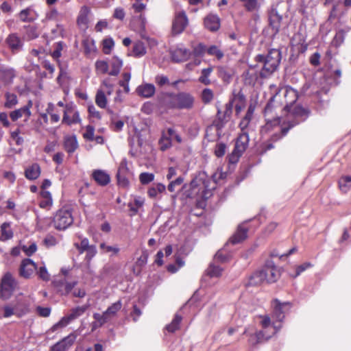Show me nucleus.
I'll return each mask as SVG.
<instances>
[{
  "mask_svg": "<svg viewBox=\"0 0 351 351\" xmlns=\"http://www.w3.org/2000/svg\"><path fill=\"white\" fill-rule=\"evenodd\" d=\"M298 97L297 91L290 86L280 88L265 108L267 122L261 132L265 134L274 131L271 138L276 141L306 116V110L293 105Z\"/></svg>",
  "mask_w": 351,
  "mask_h": 351,
  "instance_id": "1",
  "label": "nucleus"
},
{
  "mask_svg": "<svg viewBox=\"0 0 351 351\" xmlns=\"http://www.w3.org/2000/svg\"><path fill=\"white\" fill-rule=\"evenodd\" d=\"M217 176L218 178H222V172H216L212 179L209 178L205 173H201L191 181V188L193 193L204 199H207L210 196L211 191L216 187Z\"/></svg>",
  "mask_w": 351,
  "mask_h": 351,
  "instance_id": "2",
  "label": "nucleus"
},
{
  "mask_svg": "<svg viewBox=\"0 0 351 351\" xmlns=\"http://www.w3.org/2000/svg\"><path fill=\"white\" fill-rule=\"evenodd\" d=\"M281 59V53L278 49H271L266 56L256 57L257 66L261 67L260 77L265 78L271 75L278 68Z\"/></svg>",
  "mask_w": 351,
  "mask_h": 351,
  "instance_id": "3",
  "label": "nucleus"
},
{
  "mask_svg": "<svg viewBox=\"0 0 351 351\" xmlns=\"http://www.w3.org/2000/svg\"><path fill=\"white\" fill-rule=\"evenodd\" d=\"M165 101L169 108L189 110L193 107L195 97L189 93L180 92L177 94H169Z\"/></svg>",
  "mask_w": 351,
  "mask_h": 351,
  "instance_id": "4",
  "label": "nucleus"
},
{
  "mask_svg": "<svg viewBox=\"0 0 351 351\" xmlns=\"http://www.w3.org/2000/svg\"><path fill=\"white\" fill-rule=\"evenodd\" d=\"M88 306L84 305L81 306H77L74 308H72L70 311V313L62 317V319L55 324L49 330V332H53L55 331H57L58 330H60L64 327H66L68 324H69L73 320L77 319L80 316H82L85 311L87 310Z\"/></svg>",
  "mask_w": 351,
  "mask_h": 351,
  "instance_id": "5",
  "label": "nucleus"
},
{
  "mask_svg": "<svg viewBox=\"0 0 351 351\" xmlns=\"http://www.w3.org/2000/svg\"><path fill=\"white\" fill-rule=\"evenodd\" d=\"M73 219L70 210L60 209L53 218V226L56 230H64L73 223Z\"/></svg>",
  "mask_w": 351,
  "mask_h": 351,
  "instance_id": "6",
  "label": "nucleus"
},
{
  "mask_svg": "<svg viewBox=\"0 0 351 351\" xmlns=\"http://www.w3.org/2000/svg\"><path fill=\"white\" fill-rule=\"evenodd\" d=\"M261 318L262 330L259 332H262V337L264 340H267L278 331L280 325L274 321L271 322L268 316H261Z\"/></svg>",
  "mask_w": 351,
  "mask_h": 351,
  "instance_id": "7",
  "label": "nucleus"
},
{
  "mask_svg": "<svg viewBox=\"0 0 351 351\" xmlns=\"http://www.w3.org/2000/svg\"><path fill=\"white\" fill-rule=\"evenodd\" d=\"M16 286V281L10 272H6L1 282V298L3 300H8L12 295L14 287Z\"/></svg>",
  "mask_w": 351,
  "mask_h": 351,
  "instance_id": "8",
  "label": "nucleus"
},
{
  "mask_svg": "<svg viewBox=\"0 0 351 351\" xmlns=\"http://www.w3.org/2000/svg\"><path fill=\"white\" fill-rule=\"evenodd\" d=\"M131 172L128 167V160L123 158L119 164L117 178L118 184L122 187H126L129 184V176Z\"/></svg>",
  "mask_w": 351,
  "mask_h": 351,
  "instance_id": "9",
  "label": "nucleus"
},
{
  "mask_svg": "<svg viewBox=\"0 0 351 351\" xmlns=\"http://www.w3.org/2000/svg\"><path fill=\"white\" fill-rule=\"evenodd\" d=\"M188 18L185 12L177 11L172 25L173 34H181L188 25Z\"/></svg>",
  "mask_w": 351,
  "mask_h": 351,
  "instance_id": "10",
  "label": "nucleus"
},
{
  "mask_svg": "<svg viewBox=\"0 0 351 351\" xmlns=\"http://www.w3.org/2000/svg\"><path fill=\"white\" fill-rule=\"evenodd\" d=\"M81 121L79 112L71 105H66L64 111L62 123L67 125L78 123Z\"/></svg>",
  "mask_w": 351,
  "mask_h": 351,
  "instance_id": "11",
  "label": "nucleus"
},
{
  "mask_svg": "<svg viewBox=\"0 0 351 351\" xmlns=\"http://www.w3.org/2000/svg\"><path fill=\"white\" fill-rule=\"evenodd\" d=\"M272 306L274 307L273 317L277 322H280L285 317V314L291 306L289 302L280 303L278 300L273 302Z\"/></svg>",
  "mask_w": 351,
  "mask_h": 351,
  "instance_id": "12",
  "label": "nucleus"
},
{
  "mask_svg": "<svg viewBox=\"0 0 351 351\" xmlns=\"http://www.w3.org/2000/svg\"><path fill=\"white\" fill-rule=\"evenodd\" d=\"M263 269L264 274H266L265 282L267 283L274 282L280 277V271L272 261L267 262Z\"/></svg>",
  "mask_w": 351,
  "mask_h": 351,
  "instance_id": "13",
  "label": "nucleus"
},
{
  "mask_svg": "<svg viewBox=\"0 0 351 351\" xmlns=\"http://www.w3.org/2000/svg\"><path fill=\"white\" fill-rule=\"evenodd\" d=\"M37 269L36 263L29 258H25L22 261L20 268L19 274L25 278H29Z\"/></svg>",
  "mask_w": 351,
  "mask_h": 351,
  "instance_id": "14",
  "label": "nucleus"
},
{
  "mask_svg": "<svg viewBox=\"0 0 351 351\" xmlns=\"http://www.w3.org/2000/svg\"><path fill=\"white\" fill-rule=\"evenodd\" d=\"M77 338V335L74 332L71 333L64 337L62 341L55 344L51 349V351H67L73 344Z\"/></svg>",
  "mask_w": 351,
  "mask_h": 351,
  "instance_id": "15",
  "label": "nucleus"
},
{
  "mask_svg": "<svg viewBox=\"0 0 351 351\" xmlns=\"http://www.w3.org/2000/svg\"><path fill=\"white\" fill-rule=\"evenodd\" d=\"M248 143L249 135L247 132H241L237 138L233 154H236L237 156H241V154L247 149Z\"/></svg>",
  "mask_w": 351,
  "mask_h": 351,
  "instance_id": "16",
  "label": "nucleus"
},
{
  "mask_svg": "<svg viewBox=\"0 0 351 351\" xmlns=\"http://www.w3.org/2000/svg\"><path fill=\"white\" fill-rule=\"evenodd\" d=\"M15 77L14 70L12 68L0 69V88L12 82Z\"/></svg>",
  "mask_w": 351,
  "mask_h": 351,
  "instance_id": "17",
  "label": "nucleus"
},
{
  "mask_svg": "<svg viewBox=\"0 0 351 351\" xmlns=\"http://www.w3.org/2000/svg\"><path fill=\"white\" fill-rule=\"evenodd\" d=\"M5 42L12 53H17L23 47V42L16 34L8 35Z\"/></svg>",
  "mask_w": 351,
  "mask_h": 351,
  "instance_id": "18",
  "label": "nucleus"
},
{
  "mask_svg": "<svg viewBox=\"0 0 351 351\" xmlns=\"http://www.w3.org/2000/svg\"><path fill=\"white\" fill-rule=\"evenodd\" d=\"M17 313V304L14 302L0 306V319L9 318Z\"/></svg>",
  "mask_w": 351,
  "mask_h": 351,
  "instance_id": "19",
  "label": "nucleus"
},
{
  "mask_svg": "<svg viewBox=\"0 0 351 351\" xmlns=\"http://www.w3.org/2000/svg\"><path fill=\"white\" fill-rule=\"evenodd\" d=\"M92 178L101 186H106L110 182V176L105 171L101 169L94 170Z\"/></svg>",
  "mask_w": 351,
  "mask_h": 351,
  "instance_id": "20",
  "label": "nucleus"
},
{
  "mask_svg": "<svg viewBox=\"0 0 351 351\" xmlns=\"http://www.w3.org/2000/svg\"><path fill=\"white\" fill-rule=\"evenodd\" d=\"M204 25L210 31H216L220 27L219 18L216 14H210L204 19Z\"/></svg>",
  "mask_w": 351,
  "mask_h": 351,
  "instance_id": "21",
  "label": "nucleus"
},
{
  "mask_svg": "<svg viewBox=\"0 0 351 351\" xmlns=\"http://www.w3.org/2000/svg\"><path fill=\"white\" fill-rule=\"evenodd\" d=\"M247 227L245 224L240 225L237 232L230 238V242L232 244H237L243 241L247 237Z\"/></svg>",
  "mask_w": 351,
  "mask_h": 351,
  "instance_id": "22",
  "label": "nucleus"
},
{
  "mask_svg": "<svg viewBox=\"0 0 351 351\" xmlns=\"http://www.w3.org/2000/svg\"><path fill=\"white\" fill-rule=\"evenodd\" d=\"M155 91V86L152 84H143L138 86L136 88L138 95L145 98H149L153 96Z\"/></svg>",
  "mask_w": 351,
  "mask_h": 351,
  "instance_id": "23",
  "label": "nucleus"
},
{
  "mask_svg": "<svg viewBox=\"0 0 351 351\" xmlns=\"http://www.w3.org/2000/svg\"><path fill=\"white\" fill-rule=\"evenodd\" d=\"M19 19L23 22H32L38 18L36 11L31 7L22 10L19 14Z\"/></svg>",
  "mask_w": 351,
  "mask_h": 351,
  "instance_id": "24",
  "label": "nucleus"
},
{
  "mask_svg": "<svg viewBox=\"0 0 351 351\" xmlns=\"http://www.w3.org/2000/svg\"><path fill=\"white\" fill-rule=\"evenodd\" d=\"M269 25L271 27L274 33L277 34L280 27L282 16L276 10H272L269 14Z\"/></svg>",
  "mask_w": 351,
  "mask_h": 351,
  "instance_id": "25",
  "label": "nucleus"
},
{
  "mask_svg": "<svg viewBox=\"0 0 351 351\" xmlns=\"http://www.w3.org/2000/svg\"><path fill=\"white\" fill-rule=\"evenodd\" d=\"M78 147L75 136H66L64 138V148L69 154H73Z\"/></svg>",
  "mask_w": 351,
  "mask_h": 351,
  "instance_id": "26",
  "label": "nucleus"
},
{
  "mask_svg": "<svg viewBox=\"0 0 351 351\" xmlns=\"http://www.w3.org/2000/svg\"><path fill=\"white\" fill-rule=\"evenodd\" d=\"M263 269L254 272L249 278L247 286H257L265 282V276Z\"/></svg>",
  "mask_w": 351,
  "mask_h": 351,
  "instance_id": "27",
  "label": "nucleus"
},
{
  "mask_svg": "<svg viewBox=\"0 0 351 351\" xmlns=\"http://www.w3.org/2000/svg\"><path fill=\"white\" fill-rule=\"evenodd\" d=\"M259 76L260 73H258L254 68H250L243 73L244 82L247 85H254Z\"/></svg>",
  "mask_w": 351,
  "mask_h": 351,
  "instance_id": "28",
  "label": "nucleus"
},
{
  "mask_svg": "<svg viewBox=\"0 0 351 351\" xmlns=\"http://www.w3.org/2000/svg\"><path fill=\"white\" fill-rule=\"evenodd\" d=\"M90 12V10L89 8H88L87 6H83L82 7L80 11V13H79V16L77 17V24L86 29L87 27V25H88V14Z\"/></svg>",
  "mask_w": 351,
  "mask_h": 351,
  "instance_id": "29",
  "label": "nucleus"
},
{
  "mask_svg": "<svg viewBox=\"0 0 351 351\" xmlns=\"http://www.w3.org/2000/svg\"><path fill=\"white\" fill-rule=\"evenodd\" d=\"M147 258L148 255L147 252H143L142 254L137 259L132 268L133 273L135 275L138 276L141 274L143 267L147 264Z\"/></svg>",
  "mask_w": 351,
  "mask_h": 351,
  "instance_id": "30",
  "label": "nucleus"
},
{
  "mask_svg": "<svg viewBox=\"0 0 351 351\" xmlns=\"http://www.w3.org/2000/svg\"><path fill=\"white\" fill-rule=\"evenodd\" d=\"M189 56V50L184 48H179L173 51L171 58L174 62H180L187 60Z\"/></svg>",
  "mask_w": 351,
  "mask_h": 351,
  "instance_id": "31",
  "label": "nucleus"
},
{
  "mask_svg": "<svg viewBox=\"0 0 351 351\" xmlns=\"http://www.w3.org/2000/svg\"><path fill=\"white\" fill-rule=\"evenodd\" d=\"M40 174V166L34 163L27 167L25 171V176L28 180H36Z\"/></svg>",
  "mask_w": 351,
  "mask_h": 351,
  "instance_id": "32",
  "label": "nucleus"
},
{
  "mask_svg": "<svg viewBox=\"0 0 351 351\" xmlns=\"http://www.w3.org/2000/svg\"><path fill=\"white\" fill-rule=\"evenodd\" d=\"M14 233L10 226V223L5 222L1 226L0 240L5 241L13 237Z\"/></svg>",
  "mask_w": 351,
  "mask_h": 351,
  "instance_id": "33",
  "label": "nucleus"
},
{
  "mask_svg": "<svg viewBox=\"0 0 351 351\" xmlns=\"http://www.w3.org/2000/svg\"><path fill=\"white\" fill-rule=\"evenodd\" d=\"M110 64L112 69L108 72V74L112 76H116L119 74L120 69L123 66V61L117 56H114L110 60Z\"/></svg>",
  "mask_w": 351,
  "mask_h": 351,
  "instance_id": "34",
  "label": "nucleus"
},
{
  "mask_svg": "<svg viewBox=\"0 0 351 351\" xmlns=\"http://www.w3.org/2000/svg\"><path fill=\"white\" fill-rule=\"evenodd\" d=\"M132 55L136 58L143 56L146 53V48L141 41L136 42L133 45Z\"/></svg>",
  "mask_w": 351,
  "mask_h": 351,
  "instance_id": "35",
  "label": "nucleus"
},
{
  "mask_svg": "<svg viewBox=\"0 0 351 351\" xmlns=\"http://www.w3.org/2000/svg\"><path fill=\"white\" fill-rule=\"evenodd\" d=\"M213 71V66H210L208 68L203 69L201 71V75L199 76L198 80L200 83L204 85H209L211 83L210 80L209 79V76Z\"/></svg>",
  "mask_w": 351,
  "mask_h": 351,
  "instance_id": "36",
  "label": "nucleus"
},
{
  "mask_svg": "<svg viewBox=\"0 0 351 351\" xmlns=\"http://www.w3.org/2000/svg\"><path fill=\"white\" fill-rule=\"evenodd\" d=\"M144 204V199L141 197H135L133 202L128 203V207L130 211L132 213V215L137 213L138 209L143 206Z\"/></svg>",
  "mask_w": 351,
  "mask_h": 351,
  "instance_id": "37",
  "label": "nucleus"
},
{
  "mask_svg": "<svg viewBox=\"0 0 351 351\" xmlns=\"http://www.w3.org/2000/svg\"><path fill=\"white\" fill-rule=\"evenodd\" d=\"M31 114L29 108L24 107L18 110H16L10 113V117L12 121H16L23 115L29 117Z\"/></svg>",
  "mask_w": 351,
  "mask_h": 351,
  "instance_id": "38",
  "label": "nucleus"
},
{
  "mask_svg": "<svg viewBox=\"0 0 351 351\" xmlns=\"http://www.w3.org/2000/svg\"><path fill=\"white\" fill-rule=\"evenodd\" d=\"M165 191V186L162 184L158 183L156 185L152 186L149 189L147 193L152 198H156L158 195L161 194Z\"/></svg>",
  "mask_w": 351,
  "mask_h": 351,
  "instance_id": "39",
  "label": "nucleus"
},
{
  "mask_svg": "<svg viewBox=\"0 0 351 351\" xmlns=\"http://www.w3.org/2000/svg\"><path fill=\"white\" fill-rule=\"evenodd\" d=\"M223 269L215 263H211L206 271V275L210 278H218L221 275Z\"/></svg>",
  "mask_w": 351,
  "mask_h": 351,
  "instance_id": "40",
  "label": "nucleus"
},
{
  "mask_svg": "<svg viewBox=\"0 0 351 351\" xmlns=\"http://www.w3.org/2000/svg\"><path fill=\"white\" fill-rule=\"evenodd\" d=\"M339 186L341 191L348 192L351 188V176L341 177L339 180Z\"/></svg>",
  "mask_w": 351,
  "mask_h": 351,
  "instance_id": "41",
  "label": "nucleus"
},
{
  "mask_svg": "<svg viewBox=\"0 0 351 351\" xmlns=\"http://www.w3.org/2000/svg\"><path fill=\"white\" fill-rule=\"evenodd\" d=\"M243 3V7L248 12H255L258 10L259 4L258 0H239Z\"/></svg>",
  "mask_w": 351,
  "mask_h": 351,
  "instance_id": "42",
  "label": "nucleus"
},
{
  "mask_svg": "<svg viewBox=\"0 0 351 351\" xmlns=\"http://www.w3.org/2000/svg\"><path fill=\"white\" fill-rule=\"evenodd\" d=\"M36 270V274L38 275L39 279L45 282H48L50 280L51 276L48 272L46 266L44 264L39 267H37V269Z\"/></svg>",
  "mask_w": 351,
  "mask_h": 351,
  "instance_id": "43",
  "label": "nucleus"
},
{
  "mask_svg": "<svg viewBox=\"0 0 351 351\" xmlns=\"http://www.w3.org/2000/svg\"><path fill=\"white\" fill-rule=\"evenodd\" d=\"M312 266L313 265L311 263H304L300 265L297 266L295 267V271L293 273H290L289 275L291 277L295 278L298 276H299L302 272L311 268Z\"/></svg>",
  "mask_w": 351,
  "mask_h": 351,
  "instance_id": "44",
  "label": "nucleus"
},
{
  "mask_svg": "<svg viewBox=\"0 0 351 351\" xmlns=\"http://www.w3.org/2000/svg\"><path fill=\"white\" fill-rule=\"evenodd\" d=\"M231 99L234 105H245V97L241 90H234Z\"/></svg>",
  "mask_w": 351,
  "mask_h": 351,
  "instance_id": "45",
  "label": "nucleus"
},
{
  "mask_svg": "<svg viewBox=\"0 0 351 351\" xmlns=\"http://www.w3.org/2000/svg\"><path fill=\"white\" fill-rule=\"evenodd\" d=\"M171 142L172 139L169 137L168 131L167 133H163L159 141L160 149L163 151L171 147Z\"/></svg>",
  "mask_w": 351,
  "mask_h": 351,
  "instance_id": "46",
  "label": "nucleus"
},
{
  "mask_svg": "<svg viewBox=\"0 0 351 351\" xmlns=\"http://www.w3.org/2000/svg\"><path fill=\"white\" fill-rule=\"evenodd\" d=\"M182 320V317L176 314L173 319L172 322L166 326V329L170 332H173L179 328L180 324Z\"/></svg>",
  "mask_w": 351,
  "mask_h": 351,
  "instance_id": "47",
  "label": "nucleus"
},
{
  "mask_svg": "<svg viewBox=\"0 0 351 351\" xmlns=\"http://www.w3.org/2000/svg\"><path fill=\"white\" fill-rule=\"evenodd\" d=\"M122 306V304L121 301H117V302L112 304L110 306H109L106 312V314L108 315L109 319H110L112 317L114 316L117 311H119Z\"/></svg>",
  "mask_w": 351,
  "mask_h": 351,
  "instance_id": "48",
  "label": "nucleus"
},
{
  "mask_svg": "<svg viewBox=\"0 0 351 351\" xmlns=\"http://www.w3.org/2000/svg\"><path fill=\"white\" fill-rule=\"evenodd\" d=\"M95 102L97 105L101 108H105L106 107L107 99L102 90L97 91L95 97Z\"/></svg>",
  "mask_w": 351,
  "mask_h": 351,
  "instance_id": "49",
  "label": "nucleus"
},
{
  "mask_svg": "<svg viewBox=\"0 0 351 351\" xmlns=\"http://www.w3.org/2000/svg\"><path fill=\"white\" fill-rule=\"evenodd\" d=\"M108 63L104 60H97L95 62V69L97 73H107L108 72Z\"/></svg>",
  "mask_w": 351,
  "mask_h": 351,
  "instance_id": "50",
  "label": "nucleus"
},
{
  "mask_svg": "<svg viewBox=\"0 0 351 351\" xmlns=\"http://www.w3.org/2000/svg\"><path fill=\"white\" fill-rule=\"evenodd\" d=\"M206 51L210 56H215L217 60H221L224 56L223 52L215 45L208 47Z\"/></svg>",
  "mask_w": 351,
  "mask_h": 351,
  "instance_id": "51",
  "label": "nucleus"
},
{
  "mask_svg": "<svg viewBox=\"0 0 351 351\" xmlns=\"http://www.w3.org/2000/svg\"><path fill=\"white\" fill-rule=\"evenodd\" d=\"M201 97L204 103L208 104L210 102L214 97L213 90L210 88H204L202 92Z\"/></svg>",
  "mask_w": 351,
  "mask_h": 351,
  "instance_id": "52",
  "label": "nucleus"
},
{
  "mask_svg": "<svg viewBox=\"0 0 351 351\" xmlns=\"http://www.w3.org/2000/svg\"><path fill=\"white\" fill-rule=\"evenodd\" d=\"M130 78V73H123V79L119 82V85L123 88L124 91L127 93L130 91L129 82Z\"/></svg>",
  "mask_w": 351,
  "mask_h": 351,
  "instance_id": "53",
  "label": "nucleus"
},
{
  "mask_svg": "<svg viewBox=\"0 0 351 351\" xmlns=\"http://www.w3.org/2000/svg\"><path fill=\"white\" fill-rule=\"evenodd\" d=\"M5 98V106L6 108H11L17 104L16 95L13 93H6Z\"/></svg>",
  "mask_w": 351,
  "mask_h": 351,
  "instance_id": "54",
  "label": "nucleus"
},
{
  "mask_svg": "<svg viewBox=\"0 0 351 351\" xmlns=\"http://www.w3.org/2000/svg\"><path fill=\"white\" fill-rule=\"evenodd\" d=\"M154 180V175L152 173L143 172L139 176V180L142 184H147Z\"/></svg>",
  "mask_w": 351,
  "mask_h": 351,
  "instance_id": "55",
  "label": "nucleus"
},
{
  "mask_svg": "<svg viewBox=\"0 0 351 351\" xmlns=\"http://www.w3.org/2000/svg\"><path fill=\"white\" fill-rule=\"evenodd\" d=\"M75 246L80 254H83L90 247L88 239L84 238L80 243H75Z\"/></svg>",
  "mask_w": 351,
  "mask_h": 351,
  "instance_id": "56",
  "label": "nucleus"
},
{
  "mask_svg": "<svg viewBox=\"0 0 351 351\" xmlns=\"http://www.w3.org/2000/svg\"><path fill=\"white\" fill-rule=\"evenodd\" d=\"M99 247L104 253H111L112 254H116L119 252V248L117 246L107 245L104 243H101Z\"/></svg>",
  "mask_w": 351,
  "mask_h": 351,
  "instance_id": "57",
  "label": "nucleus"
},
{
  "mask_svg": "<svg viewBox=\"0 0 351 351\" xmlns=\"http://www.w3.org/2000/svg\"><path fill=\"white\" fill-rule=\"evenodd\" d=\"M93 317L97 322L95 324V326H97V324H99V326H102L103 324H104L105 323L110 320L109 317L106 314V312H104L103 314L94 313Z\"/></svg>",
  "mask_w": 351,
  "mask_h": 351,
  "instance_id": "58",
  "label": "nucleus"
},
{
  "mask_svg": "<svg viewBox=\"0 0 351 351\" xmlns=\"http://www.w3.org/2000/svg\"><path fill=\"white\" fill-rule=\"evenodd\" d=\"M45 245L47 247H51L56 245L58 243V240L54 236L48 234L43 240Z\"/></svg>",
  "mask_w": 351,
  "mask_h": 351,
  "instance_id": "59",
  "label": "nucleus"
},
{
  "mask_svg": "<svg viewBox=\"0 0 351 351\" xmlns=\"http://www.w3.org/2000/svg\"><path fill=\"white\" fill-rule=\"evenodd\" d=\"M114 41L112 38H106L103 41V51L106 54L110 53L111 49L114 47Z\"/></svg>",
  "mask_w": 351,
  "mask_h": 351,
  "instance_id": "60",
  "label": "nucleus"
},
{
  "mask_svg": "<svg viewBox=\"0 0 351 351\" xmlns=\"http://www.w3.org/2000/svg\"><path fill=\"white\" fill-rule=\"evenodd\" d=\"M219 76L224 81H229L232 77L231 73L225 67L220 66L218 68Z\"/></svg>",
  "mask_w": 351,
  "mask_h": 351,
  "instance_id": "61",
  "label": "nucleus"
},
{
  "mask_svg": "<svg viewBox=\"0 0 351 351\" xmlns=\"http://www.w3.org/2000/svg\"><path fill=\"white\" fill-rule=\"evenodd\" d=\"M94 132L95 129L93 126L87 125L86 127L85 132L83 134L84 138L87 141H93L94 140Z\"/></svg>",
  "mask_w": 351,
  "mask_h": 351,
  "instance_id": "62",
  "label": "nucleus"
},
{
  "mask_svg": "<svg viewBox=\"0 0 351 351\" xmlns=\"http://www.w3.org/2000/svg\"><path fill=\"white\" fill-rule=\"evenodd\" d=\"M263 341L265 340L262 337V332H258L252 335L249 339V343L252 345H255L258 343L262 342Z\"/></svg>",
  "mask_w": 351,
  "mask_h": 351,
  "instance_id": "63",
  "label": "nucleus"
},
{
  "mask_svg": "<svg viewBox=\"0 0 351 351\" xmlns=\"http://www.w3.org/2000/svg\"><path fill=\"white\" fill-rule=\"evenodd\" d=\"M155 82L160 86L168 84L169 83V78L163 75H157L155 77Z\"/></svg>",
  "mask_w": 351,
  "mask_h": 351,
  "instance_id": "64",
  "label": "nucleus"
}]
</instances>
